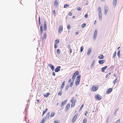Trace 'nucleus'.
Returning <instances> with one entry per match:
<instances>
[{
  "mask_svg": "<svg viewBox=\"0 0 123 123\" xmlns=\"http://www.w3.org/2000/svg\"><path fill=\"white\" fill-rule=\"evenodd\" d=\"M107 6L106 7V6H105V14L106 15L107 14V13L108 12V9L107 8Z\"/></svg>",
  "mask_w": 123,
  "mask_h": 123,
  "instance_id": "obj_12",
  "label": "nucleus"
},
{
  "mask_svg": "<svg viewBox=\"0 0 123 123\" xmlns=\"http://www.w3.org/2000/svg\"><path fill=\"white\" fill-rule=\"evenodd\" d=\"M55 114V112H52L50 115V117H52L54 116V115Z\"/></svg>",
  "mask_w": 123,
  "mask_h": 123,
  "instance_id": "obj_24",
  "label": "nucleus"
},
{
  "mask_svg": "<svg viewBox=\"0 0 123 123\" xmlns=\"http://www.w3.org/2000/svg\"><path fill=\"white\" fill-rule=\"evenodd\" d=\"M78 116V114H76L75 116H74V117H73V118L72 119V123H74V122L76 119L77 118Z\"/></svg>",
  "mask_w": 123,
  "mask_h": 123,
  "instance_id": "obj_3",
  "label": "nucleus"
},
{
  "mask_svg": "<svg viewBox=\"0 0 123 123\" xmlns=\"http://www.w3.org/2000/svg\"><path fill=\"white\" fill-rule=\"evenodd\" d=\"M80 80H76L75 82V84L77 86L79 84Z\"/></svg>",
  "mask_w": 123,
  "mask_h": 123,
  "instance_id": "obj_17",
  "label": "nucleus"
},
{
  "mask_svg": "<svg viewBox=\"0 0 123 123\" xmlns=\"http://www.w3.org/2000/svg\"><path fill=\"white\" fill-rule=\"evenodd\" d=\"M54 4L55 6H57L58 3L57 1L56 0H55L54 2Z\"/></svg>",
  "mask_w": 123,
  "mask_h": 123,
  "instance_id": "obj_22",
  "label": "nucleus"
},
{
  "mask_svg": "<svg viewBox=\"0 0 123 123\" xmlns=\"http://www.w3.org/2000/svg\"><path fill=\"white\" fill-rule=\"evenodd\" d=\"M76 100H74V101H73V102L72 103H74V104H75V103H76Z\"/></svg>",
  "mask_w": 123,
  "mask_h": 123,
  "instance_id": "obj_61",
  "label": "nucleus"
},
{
  "mask_svg": "<svg viewBox=\"0 0 123 123\" xmlns=\"http://www.w3.org/2000/svg\"><path fill=\"white\" fill-rule=\"evenodd\" d=\"M116 55V52H115L113 55V57L114 58L115 57Z\"/></svg>",
  "mask_w": 123,
  "mask_h": 123,
  "instance_id": "obj_46",
  "label": "nucleus"
},
{
  "mask_svg": "<svg viewBox=\"0 0 123 123\" xmlns=\"http://www.w3.org/2000/svg\"><path fill=\"white\" fill-rule=\"evenodd\" d=\"M46 117L48 119L49 117V116L47 115L46 116Z\"/></svg>",
  "mask_w": 123,
  "mask_h": 123,
  "instance_id": "obj_64",
  "label": "nucleus"
},
{
  "mask_svg": "<svg viewBox=\"0 0 123 123\" xmlns=\"http://www.w3.org/2000/svg\"><path fill=\"white\" fill-rule=\"evenodd\" d=\"M80 75H78L76 78V80H80Z\"/></svg>",
  "mask_w": 123,
  "mask_h": 123,
  "instance_id": "obj_25",
  "label": "nucleus"
},
{
  "mask_svg": "<svg viewBox=\"0 0 123 123\" xmlns=\"http://www.w3.org/2000/svg\"><path fill=\"white\" fill-rule=\"evenodd\" d=\"M104 58V55L102 54L98 56V58L100 59H102Z\"/></svg>",
  "mask_w": 123,
  "mask_h": 123,
  "instance_id": "obj_20",
  "label": "nucleus"
},
{
  "mask_svg": "<svg viewBox=\"0 0 123 123\" xmlns=\"http://www.w3.org/2000/svg\"><path fill=\"white\" fill-rule=\"evenodd\" d=\"M44 30L46 31V30L47 25L45 21H44Z\"/></svg>",
  "mask_w": 123,
  "mask_h": 123,
  "instance_id": "obj_9",
  "label": "nucleus"
},
{
  "mask_svg": "<svg viewBox=\"0 0 123 123\" xmlns=\"http://www.w3.org/2000/svg\"><path fill=\"white\" fill-rule=\"evenodd\" d=\"M52 75H54V76H55V73L54 72H53L52 73Z\"/></svg>",
  "mask_w": 123,
  "mask_h": 123,
  "instance_id": "obj_59",
  "label": "nucleus"
},
{
  "mask_svg": "<svg viewBox=\"0 0 123 123\" xmlns=\"http://www.w3.org/2000/svg\"><path fill=\"white\" fill-rule=\"evenodd\" d=\"M57 53L58 54H59L60 53V50L59 49H58L57 50Z\"/></svg>",
  "mask_w": 123,
  "mask_h": 123,
  "instance_id": "obj_51",
  "label": "nucleus"
},
{
  "mask_svg": "<svg viewBox=\"0 0 123 123\" xmlns=\"http://www.w3.org/2000/svg\"><path fill=\"white\" fill-rule=\"evenodd\" d=\"M98 17L99 19L101 20L102 18V14L101 12L98 13Z\"/></svg>",
  "mask_w": 123,
  "mask_h": 123,
  "instance_id": "obj_15",
  "label": "nucleus"
},
{
  "mask_svg": "<svg viewBox=\"0 0 123 123\" xmlns=\"http://www.w3.org/2000/svg\"><path fill=\"white\" fill-rule=\"evenodd\" d=\"M88 17V15H87V14H86L85 15V17L86 18L87 17Z\"/></svg>",
  "mask_w": 123,
  "mask_h": 123,
  "instance_id": "obj_53",
  "label": "nucleus"
},
{
  "mask_svg": "<svg viewBox=\"0 0 123 123\" xmlns=\"http://www.w3.org/2000/svg\"><path fill=\"white\" fill-rule=\"evenodd\" d=\"M87 120L86 118H84L83 121V123H86V122Z\"/></svg>",
  "mask_w": 123,
  "mask_h": 123,
  "instance_id": "obj_41",
  "label": "nucleus"
},
{
  "mask_svg": "<svg viewBox=\"0 0 123 123\" xmlns=\"http://www.w3.org/2000/svg\"><path fill=\"white\" fill-rule=\"evenodd\" d=\"M49 93H46L45 95H44V97H47L49 96Z\"/></svg>",
  "mask_w": 123,
  "mask_h": 123,
  "instance_id": "obj_26",
  "label": "nucleus"
},
{
  "mask_svg": "<svg viewBox=\"0 0 123 123\" xmlns=\"http://www.w3.org/2000/svg\"><path fill=\"white\" fill-rule=\"evenodd\" d=\"M74 81H72L70 83V85L69 86L70 87H71L72 86L73 84V83Z\"/></svg>",
  "mask_w": 123,
  "mask_h": 123,
  "instance_id": "obj_27",
  "label": "nucleus"
},
{
  "mask_svg": "<svg viewBox=\"0 0 123 123\" xmlns=\"http://www.w3.org/2000/svg\"><path fill=\"white\" fill-rule=\"evenodd\" d=\"M117 78H116L115 79V80L113 81V83L114 84H115V83L116 82V80H117Z\"/></svg>",
  "mask_w": 123,
  "mask_h": 123,
  "instance_id": "obj_45",
  "label": "nucleus"
},
{
  "mask_svg": "<svg viewBox=\"0 0 123 123\" xmlns=\"http://www.w3.org/2000/svg\"><path fill=\"white\" fill-rule=\"evenodd\" d=\"M75 77H75V76H73L72 78V81H74V80L75 79Z\"/></svg>",
  "mask_w": 123,
  "mask_h": 123,
  "instance_id": "obj_40",
  "label": "nucleus"
},
{
  "mask_svg": "<svg viewBox=\"0 0 123 123\" xmlns=\"http://www.w3.org/2000/svg\"><path fill=\"white\" fill-rule=\"evenodd\" d=\"M40 18V17H39L38 18V24L39 25H40L41 24Z\"/></svg>",
  "mask_w": 123,
  "mask_h": 123,
  "instance_id": "obj_31",
  "label": "nucleus"
},
{
  "mask_svg": "<svg viewBox=\"0 0 123 123\" xmlns=\"http://www.w3.org/2000/svg\"><path fill=\"white\" fill-rule=\"evenodd\" d=\"M70 54L72 52V49L71 48H70L69 49Z\"/></svg>",
  "mask_w": 123,
  "mask_h": 123,
  "instance_id": "obj_56",
  "label": "nucleus"
},
{
  "mask_svg": "<svg viewBox=\"0 0 123 123\" xmlns=\"http://www.w3.org/2000/svg\"><path fill=\"white\" fill-rule=\"evenodd\" d=\"M95 99L98 100H99L101 99L102 97L98 94L96 95L95 96Z\"/></svg>",
  "mask_w": 123,
  "mask_h": 123,
  "instance_id": "obj_1",
  "label": "nucleus"
},
{
  "mask_svg": "<svg viewBox=\"0 0 123 123\" xmlns=\"http://www.w3.org/2000/svg\"><path fill=\"white\" fill-rule=\"evenodd\" d=\"M98 87L96 86H92L91 90L93 92L96 91L98 89Z\"/></svg>",
  "mask_w": 123,
  "mask_h": 123,
  "instance_id": "obj_2",
  "label": "nucleus"
},
{
  "mask_svg": "<svg viewBox=\"0 0 123 123\" xmlns=\"http://www.w3.org/2000/svg\"><path fill=\"white\" fill-rule=\"evenodd\" d=\"M106 61L105 60H100L98 61V63L100 64H102L104 63Z\"/></svg>",
  "mask_w": 123,
  "mask_h": 123,
  "instance_id": "obj_11",
  "label": "nucleus"
},
{
  "mask_svg": "<svg viewBox=\"0 0 123 123\" xmlns=\"http://www.w3.org/2000/svg\"><path fill=\"white\" fill-rule=\"evenodd\" d=\"M45 120L43 119L41 120L40 123H44L45 121Z\"/></svg>",
  "mask_w": 123,
  "mask_h": 123,
  "instance_id": "obj_33",
  "label": "nucleus"
},
{
  "mask_svg": "<svg viewBox=\"0 0 123 123\" xmlns=\"http://www.w3.org/2000/svg\"><path fill=\"white\" fill-rule=\"evenodd\" d=\"M40 32H43V26L42 25H41L40 26Z\"/></svg>",
  "mask_w": 123,
  "mask_h": 123,
  "instance_id": "obj_28",
  "label": "nucleus"
},
{
  "mask_svg": "<svg viewBox=\"0 0 123 123\" xmlns=\"http://www.w3.org/2000/svg\"><path fill=\"white\" fill-rule=\"evenodd\" d=\"M46 112L45 111H43V112L42 116Z\"/></svg>",
  "mask_w": 123,
  "mask_h": 123,
  "instance_id": "obj_58",
  "label": "nucleus"
},
{
  "mask_svg": "<svg viewBox=\"0 0 123 123\" xmlns=\"http://www.w3.org/2000/svg\"><path fill=\"white\" fill-rule=\"evenodd\" d=\"M62 94V91L61 90L58 93V95H61Z\"/></svg>",
  "mask_w": 123,
  "mask_h": 123,
  "instance_id": "obj_38",
  "label": "nucleus"
},
{
  "mask_svg": "<svg viewBox=\"0 0 123 123\" xmlns=\"http://www.w3.org/2000/svg\"><path fill=\"white\" fill-rule=\"evenodd\" d=\"M83 105H84L83 104L81 106V107L80 108V109L79 111H81V110L82 109V108L83 107Z\"/></svg>",
  "mask_w": 123,
  "mask_h": 123,
  "instance_id": "obj_47",
  "label": "nucleus"
},
{
  "mask_svg": "<svg viewBox=\"0 0 123 123\" xmlns=\"http://www.w3.org/2000/svg\"><path fill=\"white\" fill-rule=\"evenodd\" d=\"M74 97H72V99L71 100V102L72 103L73 102V101H74Z\"/></svg>",
  "mask_w": 123,
  "mask_h": 123,
  "instance_id": "obj_42",
  "label": "nucleus"
},
{
  "mask_svg": "<svg viewBox=\"0 0 123 123\" xmlns=\"http://www.w3.org/2000/svg\"><path fill=\"white\" fill-rule=\"evenodd\" d=\"M43 37L45 39H46V34H44L43 35Z\"/></svg>",
  "mask_w": 123,
  "mask_h": 123,
  "instance_id": "obj_48",
  "label": "nucleus"
},
{
  "mask_svg": "<svg viewBox=\"0 0 123 123\" xmlns=\"http://www.w3.org/2000/svg\"><path fill=\"white\" fill-rule=\"evenodd\" d=\"M107 68V66H105L104 67L102 68L101 69V71L102 72H104L105 71V70Z\"/></svg>",
  "mask_w": 123,
  "mask_h": 123,
  "instance_id": "obj_16",
  "label": "nucleus"
},
{
  "mask_svg": "<svg viewBox=\"0 0 123 123\" xmlns=\"http://www.w3.org/2000/svg\"><path fill=\"white\" fill-rule=\"evenodd\" d=\"M120 50H118V52H117V56L119 57L120 56Z\"/></svg>",
  "mask_w": 123,
  "mask_h": 123,
  "instance_id": "obj_35",
  "label": "nucleus"
},
{
  "mask_svg": "<svg viewBox=\"0 0 123 123\" xmlns=\"http://www.w3.org/2000/svg\"><path fill=\"white\" fill-rule=\"evenodd\" d=\"M109 118L108 117V118L107 119V120L106 121V122H108V121H109Z\"/></svg>",
  "mask_w": 123,
  "mask_h": 123,
  "instance_id": "obj_62",
  "label": "nucleus"
},
{
  "mask_svg": "<svg viewBox=\"0 0 123 123\" xmlns=\"http://www.w3.org/2000/svg\"><path fill=\"white\" fill-rule=\"evenodd\" d=\"M43 119H45V120H46L47 119H48V118H47V117H46V116H45L43 118Z\"/></svg>",
  "mask_w": 123,
  "mask_h": 123,
  "instance_id": "obj_57",
  "label": "nucleus"
},
{
  "mask_svg": "<svg viewBox=\"0 0 123 123\" xmlns=\"http://www.w3.org/2000/svg\"><path fill=\"white\" fill-rule=\"evenodd\" d=\"M61 68V67L60 66H58L57 67L55 70V71L56 72H57L59 71Z\"/></svg>",
  "mask_w": 123,
  "mask_h": 123,
  "instance_id": "obj_6",
  "label": "nucleus"
},
{
  "mask_svg": "<svg viewBox=\"0 0 123 123\" xmlns=\"http://www.w3.org/2000/svg\"><path fill=\"white\" fill-rule=\"evenodd\" d=\"M86 25V24L85 23H84L81 25V27L82 28H84Z\"/></svg>",
  "mask_w": 123,
  "mask_h": 123,
  "instance_id": "obj_37",
  "label": "nucleus"
},
{
  "mask_svg": "<svg viewBox=\"0 0 123 123\" xmlns=\"http://www.w3.org/2000/svg\"><path fill=\"white\" fill-rule=\"evenodd\" d=\"M98 13L101 12V8L100 7H98Z\"/></svg>",
  "mask_w": 123,
  "mask_h": 123,
  "instance_id": "obj_29",
  "label": "nucleus"
},
{
  "mask_svg": "<svg viewBox=\"0 0 123 123\" xmlns=\"http://www.w3.org/2000/svg\"><path fill=\"white\" fill-rule=\"evenodd\" d=\"M97 30H95L93 35V39L94 40H95L97 37Z\"/></svg>",
  "mask_w": 123,
  "mask_h": 123,
  "instance_id": "obj_4",
  "label": "nucleus"
},
{
  "mask_svg": "<svg viewBox=\"0 0 123 123\" xmlns=\"http://www.w3.org/2000/svg\"><path fill=\"white\" fill-rule=\"evenodd\" d=\"M96 23H97L96 21V20H95L94 21V24L95 25Z\"/></svg>",
  "mask_w": 123,
  "mask_h": 123,
  "instance_id": "obj_63",
  "label": "nucleus"
},
{
  "mask_svg": "<svg viewBox=\"0 0 123 123\" xmlns=\"http://www.w3.org/2000/svg\"><path fill=\"white\" fill-rule=\"evenodd\" d=\"M120 120H118L116 122V123H120Z\"/></svg>",
  "mask_w": 123,
  "mask_h": 123,
  "instance_id": "obj_52",
  "label": "nucleus"
},
{
  "mask_svg": "<svg viewBox=\"0 0 123 123\" xmlns=\"http://www.w3.org/2000/svg\"><path fill=\"white\" fill-rule=\"evenodd\" d=\"M111 74V73H108V74H107V75H106V78H107L108 76L110 75V74Z\"/></svg>",
  "mask_w": 123,
  "mask_h": 123,
  "instance_id": "obj_44",
  "label": "nucleus"
},
{
  "mask_svg": "<svg viewBox=\"0 0 123 123\" xmlns=\"http://www.w3.org/2000/svg\"><path fill=\"white\" fill-rule=\"evenodd\" d=\"M83 49H84V48L82 46V47H81L80 49V51L81 52H82V51H83Z\"/></svg>",
  "mask_w": 123,
  "mask_h": 123,
  "instance_id": "obj_39",
  "label": "nucleus"
},
{
  "mask_svg": "<svg viewBox=\"0 0 123 123\" xmlns=\"http://www.w3.org/2000/svg\"><path fill=\"white\" fill-rule=\"evenodd\" d=\"M67 100H65L64 101L62 102H61V107H62L64 105L66 102H67Z\"/></svg>",
  "mask_w": 123,
  "mask_h": 123,
  "instance_id": "obj_7",
  "label": "nucleus"
},
{
  "mask_svg": "<svg viewBox=\"0 0 123 123\" xmlns=\"http://www.w3.org/2000/svg\"><path fill=\"white\" fill-rule=\"evenodd\" d=\"M48 66L53 71L54 70V67L51 64V63H49L48 64Z\"/></svg>",
  "mask_w": 123,
  "mask_h": 123,
  "instance_id": "obj_5",
  "label": "nucleus"
},
{
  "mask_svg": "<svg viewBox=\"0 0 123 123\" xmlns=\"http://www.w3.org/2000/svg\"><path fill=\"white\" fill-rule=\"evenodd\" d=\"M77 9L79 11H80L81 10V8L80 7H77Z\"/></svg>",
  "mask_w": 123,
  "mask_h": 123,
  "instance_id": "obj_50",
  "label": "nucleus"
},
{
  "mask_svg": "<svg viewBox=\"0 0 123 123\" xmlns=\"http://www.w3.org/2000/svg\"><path fill=\"white\" fill-rule=\"evenodd\" d=\"M71 28V26L70 25H68L67 26V28L68 29H70Z\"/></svg>",
  "mask_w": 123,
  "mask_h": 123,
  "instance_id": "obj_49",
  "label": "nucleus"
},
{
  "mask_svg": "<svg viewBox=\"0 0 123 123\" xmlns=\"http://www.w3.org/2000/svg\"><path fill=\"white\" fill-rule=\"evenodd\" d=\"M65 84V81H64L63 82V83L62 84V86H61V90L63 88V87L64 85Z\"/></svg>",
  "mask_w": 123,
  "mask_h": 123,
  "instance_id": "obj_21",
  "label": "nucleus"
},
{
  "mask_svg": "<svg viewBox=\"0 0 123 123\" xmlns=\"http://www.w3.org/2000/svg\"><path fill=\"white\" fill-rule=\"evenodd\" d=\"M71 81V79H70L68 81V82L69 83H70Z\"/></svg>",
  "mask_w": 123,
  "mask_h": 123,
  "instance_id": "obj_60",
  "label": "nucleus"
},
{
  "mask_svg": "<svg viewBox=\"0 0 123 123\" xmlns=\"http://www.w3.org/2000/svg\"><path fill=\"white\" fill-rule=\"evenodd\" d=\"M63 30V27L62 26H60L59 28L58 33H61Z\"/></svg>",
  "mask_w": 123,
  "mask_h": 123,
  "instance_id": "obj_8",
  "label": "nucleus"
},
{
  "mask_svg": "<svg viewBox=\"0 0 123 123\" xmlns=\"http://www.w3.org/2000/svg\"><path fill=\"white\" fill-rule=\"evenodd\" d=\"M54 123H60V122L58 120H55L54 121Z\"/></svg>",
  "mask_w": 123,
  "mask_h": 123,
  "instance_id": "obj_30",
  "label": "nucleus"
},
{
  "mask_svg": "<svg viewBox=\"0 0 123 123\" xmlns=\"http://www.w3.org/2000/svg\"><path fill=\"white\" fill-rule=\"evenodd\" d=\"M59 42V40L58 39L56 40L55 42V44H57Z\"/></svg>",
  "mask_w": 123,
  "mask_h": 123,
  "instance_id": "obj_23",
  "label": "nucleus"
},
{
  "mask_svg": "<svg viewBox=\"0 0 123 123\" xmlns=\"http://www.w3.org/2000/svg\"><path fill=\"white\" fill-rule=\"evenodd\" d=\"M70 106V104H68L67 105L66 107L65 111H67L68 110Z\"/></svg>",
  "mask_w": 123,
  "mask_h": 123,
  "instance_id": "obj_14",
  "label": "nucleus"
},
{
  "mask_svg": "<svg viewBox=\"0 0 123 123\" xmlns=\"http://www.w3.org/2000/svg\"><path fill=\"white\" fill-rule=\"evenodd\" d=\"M74 73L76 75H77L79 74V72L78 71H76Z\"/></svg>",
  "mask_w": 123,
  "mask_h": 123,
  "instance_id": "obj_34",
  "label": "nucleus"
},
{
  "mask_svg": "<svg viewBox=\"0 0 123 123\" xmlns=\"http://www.w3.org/2000/svg\"><path fill=\"white\" fill-rule=\"evenodd\" d=\"M95 60H93V61L92 62V64H91V69H92V68L94 67V66L95 65Z\"/></svg>",
  "mask_w": 123,
  "mask_h": 123,
  "instance_id": "obj_10",
  "label": "nucleus"
},
{
  "mask_svg": "<svg viewBox=\"0 0 123 123\" xmlns=\"http://www.w3.org/2000/svg\"><path fill=\"white\" fill-rule=\"evenodd\" d=\"M74 104H75L74 103H72L71 105V107H74Z\"/></svg>",
  "mask_w": 123,
  "mask_h": 123,
  "instance_id": "obj_43",
  "label": "nucleus"
},
{
  "mask_svg": "<svg viewBox=\"0 0 123 123\" xmlns=\"http://www.w3.org/2000/svg\"><path fill=\"white\" fill-rule=\"evenodd\" d=\"M117 0H113V5L115 6H116Z\"/></svg>",
  "mask_w": 123,
  "mask_h": 123,
  "instance_id": "obj_19",
  "label": "nucleus"
},
{
  "mask_svg": "<svg viewBox=\"0 0 123 123\" xmlns=\"http://www.w3.org/2000/svg\"><path fill=\"white\" fill-rule=\"evenodd\" d=\"M57 44H55L54 48H55V49L57 47Z\"/></svg>",
  "mask_w": 123,
  "mask_h": 123,
  "instance_id": "obj_54",
  "label": "nucleus"
},
{
  "mask_svg": "<svg viewBox=\"0 0 123 123\" xmlns=\"http://www.w3.org/2000/svg\"><path fill=\"white\" fill-rule=\"evenodd\" d=\"M69 6V5H68V4H65L64 6V8H66L68 7Z\"/></svg>",
  "mask_w": 123,
  "mask_h": 123,
  "instance_id": "obj_36",
  "label": "nucleus"
},
{
  "mask_svg": "<svg viewBox=\"0 0 123 123\" xmlns=\"http://www.w3.org/2000/svg\"><path fill=\"white\" fill-rule=\"evenodd\" d=\"M69 86V85H67L66 86L65 89V90L66 91L67 90H68V88Z\"/></svg>",
  "mask_w": 123,
  "mask_h": 123,
  "instance_id": "obj_32",
  "label": "nucleus"
},
{
  "mask_svg": "<svg viewBox=\"0 0 123 123\" xmlns=\"http://www.w3.org/2000/svg\"><path fill=\"white\" fill-rule=\"evenodd\" d=\"M92 51V48H90L88 50V51L87 53V55H89L90 53Z\"/></svg>",
  "mask_w": 123,
  "mask_h": 123,
  "instance_id": "obj_18",
  "label": "nucleus"
},
{
  "mask_svg": "<svg viewBox=\"0 0 123 123\" xmlns=\"http://www.w3.org/2000/svg\"><path fill=\"white\" fill-rule=\"evenodd\" d=\"M72 13L70 12L69 13L68 15H69L71 16L72 15Z\"/></svg>",
  "mask_w": 123,
  "mask_h": 123,
  "instance_id": "obj_55",
  "label": "nucleus"
},
{
  "mask_svg": "<svg viewBox=\"0 0 123 123\" xmlns=\"http://www.w3.org/2000/svg\"><path fill=\"white\" fill-rule=\"evenodd\" d=\"M112 89L111 88H110L108 89V90L106 91V93L107 94L110 93L112 91Z\"/></svg>",
  "mask_w": 123,
  "mask_h": 123,
  "instance_id": "obj_13",
  "label": "nucleus"
}]
</instances>
